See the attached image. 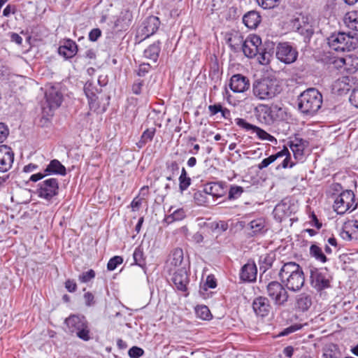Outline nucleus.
I'll return each mask as SVG.
<instances>
[{"instance_id": "8fccbe9b", "label": "nucleus", "mask_w": 358, "mask_h": 358, "mask_svg": "<svg viewBox=\"0 0 358 358\" xmlns=\"http://www.w3.org/2000/svg\"><path fill=\"white\" fill-rule=\"evenodd\" d=\"M122 262L123 258L121 256H114L109 259L107 264V269L110 271H114Z\"/></svg>"}, {"instance_id": "473e14b6", "label": "nucleus", "mask_w": 358, "mask_h": 358, "mask_svg": "<svg viewBox=\"0 0 358 358\" xmlns=\"http://www.w3.org/2000/svg\"><path fill=\"white\" fill-rule=\"evenodd\" d=\"M351 87V80L349 76H342L337 79L334 84V90L341 94L347 93Z\"/></svg>"}, {"instance_id": "bf43d9fd", "label": "nucleus", "mask_w": 358, "mask_h": 358, "mask_svg": "<svg viewBox=\"0 0 358 358\" xmlns=\"http://www.w3.org/2000/svg\"><path fill=\"white\" fill-rule=\"evenodd\" d=\"M167 171L172 173L173 176L177 174L179 171V164L176 161L167 162L166 163Z\"/></svg>"}, {"instance_id": "c9c22d12", "label": "nucleus", "mask_w": 358, "mask_h": 358, "mask_svg": "<svg viewBox=\"0 0 358 358\" xmlns=\"http://www.w3.org/2000/svg\"><path fill=\"white\" fill-rule=\"evenodd\" d=\"M344 22L350 29L358 31V10L348 12L345 15Z\"/></svg>"}, {"instance_id": "3c124183", "label": "nucleus", "mask_w": 358, "mask_h": 358, "mask_svg": "<svg viewBox=\"0 0 358 358\" xmlns=\"http://www.w3.org/2000/svg\"><path fill=\"white\" fill-rule=\"evenodd\" d=\"M235 123L239 127L244 129L246 131H252L253 133L257 126L248 122L245 119L236 118Z\"/></svg>"}, {"instance_id": "4d7b16f0", "label": "nucleus", "mask_w": 358, "mask_h": 358, "mask_svg": "<svg viewBox=\"0 0 358 358\" xmlns=\"http://www.w3.org/2000/svg\"><path fill=\"white\" fill-rule=\"evenodd\" d=\"M302 328V326L301 324H294L291 325L285 329H283L280 333V336H285L289 335V334L294 333L298 330H300Z\"/></svg>"}, {"instance_id": "a211bd4d", "label": "nucleus", "mask_w": 358, "mask_h": 358, "mask_svg": "<svg viewBox=\"0 0 358 358\" xmlns=\"http://www.w3.org/2000/svg\"><path fill=\"white\" fill-rule=\"evenodd\" d=\"M14 162V152L12 149L5 145H0V172L8 171Z\"/></svg>"}, {"instance_id": "e2e57ef3", "label": "nucleus", "mask_w": 358, "mask_h": 358, "mask_svg": "<svg viewBox=\"0 0 358 358\" xmlns=\"http://www.w3.org/2000/svg\"><path fill=\"white\" fill-rule=\"evenodd\" d=\"M217 286L216 280L213 276L208 275L206 278V282L203 285L204 289L206 290L207 288L214 289Z\"/></svg>"}, {"instance_id": "864d4df0", "label": "nucleus", "mask_w": 358, "mask_h": 358, "mask_svg": "<svg viewBox=\"0 0 358 358\" xmlns=\"http://www.w3.org/2000/svg\"><path fill=\"white\" fill-rule=\"evenodd\" d=\"M128 354L131 358H139L143 355L144 350L141 348L133 346L129 350Z\"/></svg>"}, {"instance_id": "bb28decb", "label": "nucleus", "mask_w": 358, "mask_h": 358, "mask_svg": "<svg viewBox=\"0 0 358 358\" xmlns=\"http://www.w3.org/2000/svg\"><path fill=\"white\" fill-rule=\"evenodd\" d=\"M78 52V45L73 40L67 39L58 48L59 54L65 59L73 57Z\"/></svg>"}, {"instance_id": "2eb2a0df", "label": "nucleus", "mask_w": 358, "mask_h": 358, "mask_svg": "<svg viewBox=\"0 0 358 358\" xmlns=\"http://www.w3.org/2000/svg\"><path fill=\"white\" fill-rule=\"evenodd\" d=\"M297 56V51L289 43H280L277 47L276 57L285 64L293 63Z\"/></svg>"}, {"instance_id": "49530a36", "label": "nucleus", "mask_w": 358, "mask_h": 358, "mask_svg": "<svg viewBox=\"0 0 358 358\" xmlns=\"http://www.w3.org/2000/svg\"><path fill=\"white\" fill-rule=\"evenodd\" d=\"M186 216V213L183 208H178L175 210L170 215L166 217L168 222L174 221H180Z\"/></svg>"}, {"instance_id": "09e8293b", "label": "nucleus", "mask_w": 358, "mask_h": 358, "mask_svg": "<svg viewBox=\"0 0 358 358\" xmlns=\"http://www.w3.org/2000/svg\"><path fill=\"white\" fill-rule=\"evenodd\" d=\"M258 5L263 9H272L277 7L280 0H256Z\"/></svg>"}, {"instance_id": "6e6d98bb", "label": "nucleus", "mask_w": 358, "mask_h": 358, "mask_svg": "<svg viewBox=\"0 0 358 358\" xmlns=\"http://www.w3.org/2000/svg\"><path fill=\"white\" fill-rule=\"evenodd\" d=\"M302 328V326L301 324H294L291 325L285 329H283L280 333V336H285L289 335V334L294 333L298 330H300Z\"/></svg>"}, {"instance_id": "a878e982", "label": "nucleus", "mask_w": 358, "mask_h": 358, "mask_svg": "<svg viewBox=\"0 0 358 358\" xmlns=\"http://www.w3.org/2000/svg\"><path fill=\"white\" fill-rule=\"evenodd\" d=\"M257 269L254 262H248L241 270L240 278L244 282H254L257 278Z\"/></svg>"}, {"instance_id": "7c9ffc66", "label": "nucleus", "mask_w": 358, "mask_h": 358, "mask_svg": "<svg viewBox=\"0 0 358 358\" xmlns=\"http://www.w3.org/2000/svg\"><path fill=\"white\" fill-rule=\"evenodd\" d=\"M161 52V43L157 41L150 45L143 52L144 57L156 62Z\"/></svg>"}, {"instance_id": "79ce46f5", "label": "nucleus", "mask_w": 358, "mask_h": 358, "mask_svg": "<svg viewBox=\"0 0 358 358\" xmlns=\"http://www.w3.org/2000/svg\"><path fill=\"white\" fill-rule=\"evenodd\" d=\"M183 260V251L181 248L174 249L170 257L171 264L175 266H180Z\"/></svg>"}, {"instance_id": "ea45409f", "label": "nucleus", "mask_w": 358, "mask_h": 358, "mask_svg": "<svg viewBox=\"0 0 358 358\" xmlns=\"http://www.w3.org/2000/svg\"><path fill=\"white\" fill-rule=\"evenodd\" d=\"M179 189L181 193L187 190L192 183L191 178L187 176L185 169L183 167L179 176Z\"/></svg>"}, {"instance_id": "20e7f679", "label": "nucleus", "mask_w": 358, "mask_h": 358, "mask_svg": "<svg viewBox=\"0 0 358 358\" xmlns=\"http://www.w3.org/2000/svg\"><path fill=\"white\" fill-rule=\"evenodd\" d=\"M322 104V95L315 88L305 90L298 98L299 110L306 115H314L321 108Z\"/></svg>"}, {"instance_id": "5fc2aeb1", "label": "nucleus", "mask_w": 358, "mask_h": 358, "mask_svg": "<svg viewBox=\"0 0 358 358\" xmlns=\"http://www.w3.org/2000/svg\"><path fill=\"white\" fill-rule=\"evenodd\" d=\"M150 69L151 66L148 63H143L136 70V74L139 77H143L150 71Z\"/></svg>"}, {"instance_id": "0e129e2a", "label": "nucleus", "mask_w": 358, "mask_h": 358, "mask_svg": "<svg viewBox=\"0 0 358 358\" xmlns=\"http://www.w3.org/2000/svg\"><path fill=\"white\" fill-rule=\"evenodd\" d=\"M349 100L352 105L358 108V87L352 90Z\"/></svg>"}, {"instance_id": "9b49d317", "label": "nucleus", "mask_w": 358, "mask_h": 358, "mask_svg": "<svg viewBox=\"0 0 358 358\" xmlns=\"http://www.w3.org/2000/svg\"><path fill=\"white\" fill-rule=\"evenodd\" d=\"M355 196L352 190L342 192L335 199L334 209L339 215L352 212L357 208Z\"/></svg>"}, {"instance_id": "58836bf2", "label": "nucleus", "mask_w": 358, "mask_h": 358, "mask_svg": "<svg viewBox=\"0 0 358 358\" xmlns=\"http://www.w3.org/2000/svg\"><path fill=\"white\" fill-rule=\"evenodd\" d=\"M133 258L134 261V264L141 267L145 273H146V267L145 263V258L143 254V250L141 247L138 246L135 248L134 252L133 253Z\"/></svg>"}, {"instance_id": "13d9d810", "label": "nucleus", "mask_w": 358, "mask_h": 358, "mask_svg": "<svg viewBox=\"0 0 358 358\" xmlns=\"http://www.w3.org/2000/svg\"><path fill=\"white\" fill-rule=\"evenodd\" d=\"M143 84V80H141L140 79L135 80L133 85H131V91L133 94L136 95L141 94Z\"/></svg>"}, {"instance_id": "c756f323", "label": "nucleus", "mask_w": 358, "mask_h": 358, "mask_svg": "<svg viewBox=\"0 0 358 358\" xmlns=\"http://www.w3.org/2000/svg\"><path fill=\"white\" fill-rule=\"evenodd\" d=\"M243 22L248 28L255 29L261 22V16L257 11H249L243 15Z\"/></svg>"}, {"instance_id": "2f4dec72", "label": "nucleus", "mask_w": 358, "mask_h": 358, "mask_svg": "<svg viewBox=\"0 0 358 358\" xmlns=\"http://www.w3.org/2000/svg\"><path fill=\"white\" fill-rule=\"evenodd\" d=\"M312 306V297L306 293H301L296 296V307L301 312L307 311Z\"/></svg>"}, {"instance_id": "72a5a7b5", "label": "nucleus", "mask_w": 358, "mask_h": 358, "mask_svg": "<svg viewBox=\"0 0 358 358\" xmlns=\"http://www.w3.org/2000/svg\"><path fill=\"white\" fill-rule=\"evenodd\" d=\"M248 226L252 230L253 235L264 234L267 231L266 220L262 217L252 220Z\"/></svg>"}, {"instance_id": "a19ab883", "label": "nucleus", "mask_w": 358, "mask_h": 358, "mask_svg": "<svg viewBox=\"0 0 358 358\" xmlns=\"http://www.w3.org/2000/svg\"><path fill=\"white\" fill-rule=\"evenodd\" d=\"M194 200L199 206H207L210 203L209 196L203 188L194 192Z\"/></svg>"}, {"instance_id": "4c0bfd02", "label": "nucleus", "mask_w": 358, "mask_h": 358, "mask_svg": "<svg viewBox=\"0 0 358 358\" xmlns=\"http://www.w3.org/2000/svg\"><path fill=\"white\" fill-rule=\"evenodd\" d=\"M286 150H280L278 152H276L274 155H271L267 158L264 159L258 165L257 168L259 170H262L266 167H268L271 164L274 162L276 159L278 158L283 157Z\"/></svg>"}, {"instance_id": "1a4fd4ad", "label": "nucleus", "mask_w": 358, "mask_h": 358, "mask_svg": "<svg viewBox=\"0 0 358 358\" xmlns=\"http://www.w3.org/2000/svg\"><path fill=\"white\" fill-rule=\"evenodd\" d=\"M332 275L327 267L310 269V283L317 292L331 287Z\"/></svg>"}, {"instance_id": "603ef678", "label": "nucleus", "mask_w": 358, "mask_h": 358, "mask_svg": "<svg viewBox=\"0 0 358 358\" xmlns=\"http://www.w3.org/2000/svg\"><path fill=\"white\" fill-rule=\"evenodd\" d=\"M96 273L93 269H89L83 272L79 276L78 280L83 283H87L95 278Z\"/></svg>"}, {"instance_id": "c03bdc74", "label": "nucleus", "mask_w": 358, "mask_h": 358, "mask_svg": "<svg viewBox=\"0 0 358 358\" xmlns=\"http://www.w3.org/2000/svg\"><path fill=\"white\" fill-rule=\"evenodd\" d=\"M254 133L256 134V135L260 140L268 141L271 143L277 141L276 138L273 136L271 135L267 131L257 126L256 127Z\"/></svg>"}, {"instance_id": "dca6fc26", "label": "nucleus", "mask_w": 358, "mask_h": 358, "mask_svg": "<svg viewBox=\"0 0 358 358\" xmlns=\"http://www.w3.org/2000/svg\"><path fill=\"white\" fill-rule=\"evenodd\" d=\"M252 310L257 317H266L272 310L270 301L266 296H259L254 299L252 303Z\"/></svg>"}, {"instance_id": "0eeeda50", "label": "nucleus", "mask_w": 358, "mask_h": 358, "mask_svg": "<svg viewBox=\"0 0 358 358\" xmlns=\"http://www.w3.org/2000/svg\"><path fill=\"white\" fill-rule=\"evenodd\" d=\"M254 96L259 100H269L280 93V86L275 79L264 78L253 84Z\"/></svg>"}, {"instance_id": "423d86ee", "label": "nucleus", "mask_w": 358, "mask_h": 358, "mask_svg": "<svg viewBox=\"0 0 358 358\" xmlns=\"http://www.w3.org/2000/svg\"><path fill=\"white\" fill-rule=\"evenodd\" d=\"M291 24L305 43H308L315 33V21L313 17L303 13H296L291 20Z\"/></svg>"}, {"instance_id": "7ed1b4c3", "label": "nucleus", "mask_w": 358, "mask_h": 358, "mask_svg": "<svg viewBox=\"0 0 358 358\" xmlns=\"http://www.w3.org/2000/svg\"><path fill=\"white\" fill-rule=\"evenodd\" d=\"M255 114L259 123L268 126L273 125L287 119L285 108L274 103L259 104L255 108Z\"/></svg>"}, {"instance_id": "4be33fe9", "label": "nucleus", "mask_w": 358, "mask_h": 358, "mask_svg": "<svg viewBox=\"0 0 358 358\" xmlns=\"http://www.w3.org/2000/svg\"><path fill=\"white\" fill-rule=\"evenodd\" d=\"M341 236L345 241L357 238L358 236V221L351 220L345 222L342 227Z\"/></svg>"}, {"instance_id": "69168bd1", "label": "nucleus", "mask_w": 358, "mask_h": 358, "mask_svg": "<svg viewBox=\"0 0 358 358\" xmlns=\"http://www.w3.org/2000/svg\"><path fill=\"white\" fill-rule=\"evenodd\" d=\"M65 288L69 292H74L77 289L76 282L73 280L68 279L65 282Z\"/></svg>"}, {"instance_id": "de8ad7c7", "label": "nucleus", "mask_w": 358, "mask_h": 358, "mask_svg": "<svg viewBox=\"0 0 358 358\" xmlns=\"http://www.w3.org/2000/svg\"><path fill=\"white\" fill-rule=\"evenodd\" d=\"M243 192V188L242 187L234 185H231L229 190L228 199L229 200H236L241 196Z\"/></svg>"}, {"instance_id": "f8f14e48", "label": "nucleus", "mask_w": 358, "mask_h": 358, "mask_svg": "<svg viewBox=\"0 0 358 358\" xmlns=\"http://www.w3.org/2000/svg\"><path fill=\"white\" fill-rule=\"evenodd\" d=\"M285 287L278 281H271L267 285L266 293L275 306H284L288 301L289 295Z\"/></svg>"}, {"instance_id": "aec40b11", "label": "nucleus", "mask_w": 358, "mask_h": 358, "mask_svg": "<svg viewBox=\"0 0 358 358\" xmlns=\"http://www.w3.org/2000/svg\"><path fill=\"white\" fill-rule=\"evenodd\" d=\"M83 90L88 99L90 109H96L97 107V94L101 92V89L97 87L94 81L88 80L85 83Z\"/></svg>"}, {"instance_id": "4468645a", "label": "nucleus", "mask_w": 358, "mask_h": 358, "mask_svg": "<svg viewBox=\"0 0 358 358\" xmlns=\"http://www.w3.org/2000/svg\"><path fill=\"white\" fill-rule=\"evenodd\" d=\"M160 25V21L157 17L149 16L142 23L136 34V38L139 42L149 38L157 32Z\"/></svg>"}, {"instance_id": "774afa93", "label": "nucleus", "mask_w": 358, "mask_h": 358, "mask_svg": "<svg viewBox=\"0 0 358 358\" xmlns=\"http://www.w3.org/2000/svg\"><path fill=\"white\" fill-rule=\"evenodd\" d=\"M84 299H85V304H86L87 306H92L95 303V301H94V296L90 292H87L85 293Z\"/></svg>"}, {"instance_id": "f257e3e1", "label": "nucleus", "mask_w": 358, "mask_h": 358, "mask_svg": "<svg viewBox=\"0 0 358 358\" xmlns=\"http://www.w3.org/2000/svg\"><path fill=\"white\" fill-rule=\"evenodd\" d=\"M229 42L234 51L241 47L243 54L248 58L257 56L258 62L262 65L268 64L274 53L275 44L270 41L262 43L261 38L256 34H250L245 40L237 34L231 37Z\"/></svg>"}, {"instance_id": "f03ea898", "label": "nucleus", "mask_w": 358, "mask_h": 358, "mask_svg": "<svg viewBox=\"0 0 358 358\" xmlns=\"http://www.w3.org/2000/svg\"><path fill=\"white\" fill-rule=\"evenodd\" d=\"M279 277L283 285L292 292L299 291L305 283L302 268L294 262H286L282 266Z\"/></svg>"}, {"instance_id": "cd10ccee", "label": "nucleus", "mask_w": 358, "mask_h": 358, "mask_svg": "<svg viewBox=\"0 0 358 358\" xmlns=\"http://www.w3.org/2000/svg\"><path fill=\"white\" fill-rule=\"evenodd\" d=\"M203 189L208 196L214 200L224 195L225 190L221 182H208L203 186Z\"/></svg>"}, {"instance_id": "ddd939ff", "label": "nucleus", "mask_w": 358, "mask_h": 358, "mask_svg": "<svg viewBox=\"0 0 358 358\" xmlns=\"http://www.w3.org/2000/svg\"><path fill=\"white\" fill-rule=\"evenodd\" d=\"M52 175H57L62 176L66 175V167L58 159H52L47 165L43 172H38L37 173L32 174L29 177V180L36 182L42 180L45 176Z\"/></svg>"}, {"instance_id": "37998d69", "label": "nucleus", "mask_w": 358, "mask_h": 358, "mask_svg": "<svg viewBox=\"0 0 358 358\" xmlns=\"http://www.w3.org/2000/svg\"><path fill=\"white\" fill-rule=\"evenodd\" d=\"M282 150H285V151L286 150V152L283 156V157H285V158L283 159L282 163L276 167V169H279L280 168H282V169L292 168L296 164V162L291 160V155L289 152V150L287 149V148L284 147Z\"/></svg>"}, {"instance_id": "680f3d73", "label": "nucleus", "mask_w": 358, "mask_h": 358, "mask_svg": "<svg viewBox=\"0 0 358 358\" xmlns=\"http://www.w3.org/2000/svg\"><path fill=\"white\" fill-rule=\"evenodd\" d=\"M101 36V31L99 28H94L92 29L89 33V40L92 42L96 41Z\"/></svg>"}, {"instance_id": "6e6552de", "label": "nucleus", "mask_w": 358, "mask_h": 358, "mask_svg": "<svg viewBox=\"0 0 358 358\" xmlns=\"http://www.w3.org/2000/svg\"><path fill=\"white\" fill-rule=\"evenodd\" d=\"M67 330L71 334L76 335L80 339L88 341L91 338L88 322L84 316L71 315L64 322Z\"/></svg>"}, {"instance_id": "338daca9", "label": "nucleus", "mask_w": 358, "mask_h": 358, "mask_svg": "<svg viewBox=\"0 0 358 358\" xmlns=\"http://www.w3.org/2000/svg\"><path fill=\"white\" fill-rule=\"evenodd\" d=\"M222 105L220 103L214 104V105H210L208 106V110L210 112V115L213 116L216 115L218 113H220L222 111Z\"/></svg>"}, {"instance_id": "f3484780", "label": "nucleus", "mask_w": 358, "mask_h": 358, "mask_svg": "<svg viewBox=\"0 0 358 358\" xmlns=\"http://www.w3.org/2000/svg\"><path fill=\"white\" fill-rule=\"evenodd\" d=\"M306 141L299 136L295 135L289 138L287 145L292 150L294 159L297 161H303L304 159V150L306 147Z\"/></svg>"}, {"instance_id": "f704fd0d", "label": "nucleus", "mask_w": 358, "mask_h": 358, "mask_svg": "<svg viewBox=\"0 0 358 358\" xmlns=\"http://www.w3.org/2000/svg\"><path fill=\"white\" fill-rule=\"evenodd\" d=\"M310 256L316 261L321 263H326L328 261L325 254L322 252V248L317 244H312L309 249Z\"/></svg>"}, {"instance_id": "393cba45", "label": "nucleus", "mask_w": 358, "mask_h": 358, "mask_svg": "<svg viewBox=\"0 0 358 358\" xmlns=\"http://www.w3.org/2000/svg\"><path fill=\"white\" fill-rule=\"evenodd\" d=\"M46 102L50 109H56L60 106L63 100L62 94L55 87H51L45 92Z\"/></svg>"}, {"instance_id": "5701e85b", "label": "nucleus", "mask_w": 358, "mask_h": 358, "mask_svg": "<svg viewBox=\"0 0 358 358\" xmlns=\"http://www.w3.org/2000/svg\"><path fill=\"white\" fill-rule=\"evenodd\" d=\"M132 18V14L129 10H122L115 20L113 29L117 31L127 29Z\"/></svg>"}, {"instance_id": "e433bc0d", "label": "nucleus", "mask_w": 358, "mask_h": 358, "mask_svg": "<svg viewBox=\"0 0 358 358\" xmlns=\"http://www.w3.org/2000/svg\"><path fill=\"white\" fill-rule=\"evenodd\" d=\"M156 129L155 128H149L145 129L141 136L140 140L136 143V146L138 148H143L148 142L152 141L155 134Z\"/></svg>"}, {"instance_id": "b1692460", "label": "nucleus", "mask_w": 358, "mask_h": 358, "mask_svg": "<svg viewBox=\"0 0 358 358\" xmlns=\"http://www.w3.org/2000/svg\"><path fill=\"white\" fill-rule=\"evenodd\" d=\"M337 63L339 67H343V70L349 73H353L358 70V57L356 55L339 58Z\"/></svg>"}, {"instance_id": "9d476101", "label": "nucleus", "mask_w": 358, "mask_h": 358, "mask_svg": "<svg viewBox=\"0 0 358 358\" xmlns=\"http://www.w3.org/2000/svg\"><path fill=\"white\" fill-rule=\"evenodd\" d=\"M59 192V180L55 178H49L38 182L36 192L38 197L48 202L57 196Z\"/></svg>"}, {"instance_id": "052dcab7", "label": "nucleus", "mask_w": 358, "mask_h": 358, "mask_svg": "<svg viewBox=\"0 0 358 358\" xmlns=\"http://www.w3.org/2000/svg\"><path fill=\"white\" fill-rule=\"evenodd\" d=\"M9 134V129L8 126L3 122H0V143H2Z\"/></svg>"}, {"instance_id": "39448f33", "label": "nucleus", "mask_w": 358, "mask_h": 358, "mask_svg": "<svg viewBox=\"0 0 358 358\" xmlns=\"http://www.w3.org/2000/svg\"><path fill=\"white\" fill-rule=\"evenodd\" d=\"M327 43L331 50L336 52L351 51L358 47V34L334 32L327 38Z\"/></svg>"}, {"instance_id": "a18cd8bd", "label": "nucleus", "mask_w": 358, "mask_h": 358, "mask_svg": "<svg viewBox=\"0 0 358 358\" xmlns=\"http://www.w3.org/2000/svg\"><path fill=\"white\" fill-rule=\"evenodd\" d=\"M195 312L197 317L203 320H208L212 316L208 308L204 305L196 306L195 308Z\"/></svg>"}, {"instance_id": "6ab92c4d", "label": "nucleus", "mask_w": 358, "mask_h": 358, "mask_svg": "<svg viewBox=\"0 0 358 358\" xmlns=\"http://www.w3.org/2000/svg\"><path fill=\"white\" fill-rule=\"evenodd\" d=\"M229 86L234 92L243 93L249 89L250 81L246 76L242 74H234L230 79Z\"/></svg>"}, {"instance_id": "c85d7f7f", "label": "nucleus", "mask_w": 358, "mask_h": 358, "mask_svg": "<svg viewBox=\"0 0 358 358\" xmlns=\"http://www.w3.org/2000/svg\"><path fill=\"white\" fill-rule=\"evenodd\" d=\"M273 214L276 220L282 222L292 214L290 205L285 202L278 203L273 209Z\"/></svg>"}, {"instance_id": "412c9836", "label": "nucleus", "mask_w": 358, "mask_h": 358, "mask_svg": "<svg viewBox=\"0 0 358 358\" xmlns=\"http://www.w3.org/2000/svg\"><path fill=\"white\" fill-rule=\"evenodd\" d=\"M176 288L180 292H186L187 286L189 283L187 272L185 268L178 269L174 272L171 278Z\"/></svg>"}]
</instances>
